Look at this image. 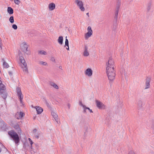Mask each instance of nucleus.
Here are the masks:
<instances>
[{
  "label": "nucleus",
  "mask_w": 154,
  "mask_h": 154,
  "mask_svg": "<svg viewBox=\"0 0 154 154\" xmlns=\"http://www.w3.org/2000/svg\"><path fill=\"white\" fill-rule=\"evenodd\" d=\"M28 45L25 42H23L20 45V49L24 53V55H30V52L28 50Z\"/></svg>",
  "instance_id": "obj_4"
},
{
  "label": "nucleus",
  "mask_w": 154,
  "mask_h": 154,
  "mask_svg": "<svg viewBox=\"0 0 154 154\" xmlns=\"http://www.w3.org/2000/svg\"><path fill=\"white\" fill-rule=\"evenodd\" d=\"M17 91L18 97L20 100V103L23 104L22 99L23 98V95L21 92L20 88H17Z\"/></svg>",
  "instance_id": "obj_9"
},
{
  "label": "nucleus",
  "mask_w": 154,
  "mask_h": 154,
  "mask_svg": "<svg viewBox=\"0 0 154 154\" xmlns=\"http://www.w3.org/2000/svg\"><path fill=\"white\" fill-rule=\"evenodd\" d=\"M121 4L120 3H118L116 5V7L115 10V17L116 19H117L119 11V9Z\"/></svg>",
  "instance_id": "obj_12"
},
{
  "label": "nucleus",
  "mask_w": 154,
  "mask_h": 154,
  "mask_svg": "<svg viewBox=\"0 0 154 154\" xmlns=\"http://www.w3.org/2000/svg\"><path fill=\"white\" fill-rule=\"evenodd\" d=\"M47 52L46 51L43 50H41L38 51V54L40 55H46L47 54Z\"/></svg>",
  "instance_id": "obj_18"
},
{
  "label": "nucleus",
  "mask_w": 154,
  "mask_h": 154,
  "mask_svg": "<svg viewBox=\"0 0 154 154\" xmlns=\"http://www.w3.org/2000/svg\"><path fill=\"white\" fill-rule=\"evenodd\" d=\"M129 154H135L133 152H129Z\"/></svg>",
  "instance_id": "obj_34"
},
{
  "label": "nucleus",
  "mask_w": 154,
  "mask_h": 154,
  "mask_svg": "<svg viewBox=\"0 0 154 154\" xmlns=\"http://www.w3.org/2000/svg\"><path fill=\"white\" fill-rule=\"evenodd\" d=\"M89 17V13H87L86 14Z\"/></svg>",
  "instance_id": "obj_36"
},
{
  "label": "nucleus",
  "mask_w": 154,
  "mask_h": 154,
  "mask_svg": "<svg viewBox=\"0 0 154 154\" xmlns=\"http://www.w3.org/2000/svg\"><path fill=\"white\" fill-rule=\"evenodd\" d=\"M28 140L30 142L31 146H32V144L33 143V142H32V140H31V139L30 138H29Z\"/></svg>",
  "instance_id": "obj_31"
},
{
  "label": "nucleus",
  "mask_w": 154,
  "mask_h": 154,
  "mask_svg": "<svg viewBox=\"0 0 154 154\" xmlns=\"http://www.w3.org/2000/svg\"><path fill=\"white\" fill-rule=\"evenodd\" d=\"M89 111H90V112H91V113H92V112H93L92 111V109H90L89 110Z\"/></svg>",
  "instance_id": "obj_35"
},
{
  "label": "nucleus",
  "mask_w": 154,
  "mask_h": 154,
  "mask_svg": "<svg viewBox=\"0 0 154 154\" xmlns=\"http://www.w3.org/2000/svg\"><path fill=\"white\" fill-rule=\"evenodd\" d=\"M51 114H52V116L54 118V119L56 121V120L57 119V117H58V116H57V114L54 112H52L51 113Z\"/></svg>",
  "instance_id": "obj_21"
},
{
  "label": "nucleus",
  "mask_w": 154,
  "mask_h": 154,
  "mask_svg": "<svg viewBox=\"0 0 154 154\" xmlns=\"http://www.w3.org/2000/svg\"><path fill=\"white\" fill-rule=\"evenodd\" d=\"M36 131V129H34L33 130V133H35Z\"/></svg>",
  "instance_id": "obj_32"
},
{
  "label": "nucleus",
  "mask_w": 154,
  "mask_h": 154,
  "mask_svg": "<svg viewBox=\"0 0 154 154\" xmlns=\"http://www.w3.org/2000/svg\"><path fill=\"white\" fill-rule=\"evenodd\" d=\"M9 21L12 23H14V18L13 16H11L9 18Z\"/></svg>",
  "instance_id": "obj_25"
},
{
  "label": "nucleus",
  "mask_w": 154,
  "mask_h": 154,
  "mask_svg": "<svg viewBox=\"0 0 154 154\" xmlns=\"http://www.w3.org/2000/svg\"><path fill=\"white\" fill-rule=\"evenodd\" d=\"M67 47L66 48V49L67 50H69V46H67Z\"/></svg>",
  "instance_id": "obj_33"
},
{
  "label": "nucleus",
  "mask_w": 154,
  "mask_h": 154,
  "mask_svg": "<svg viewBox=\"0 0 154 154\" xmlns=\"http://www.w3.org/2000/svg\"><path fill=\"white\" fill-rule=\"evenodd\" d=\"M14 128L16 130H17L18 131L20 130V128L18 125H16L14 126Z\"/></svg>",
  "instance_id": "obj_27"
},
{
  "label": "nucleus",
  "mask_w": 154,
  "mask_h": 154,
  "mask_svg": "<svg viewBox=\"0 0 154 154\" xmlns=\"http://www.w3.org/2000/svg\"><path fill=\"white\" fill-rule=\"evenodd\" d=\"M150 86V82L149 80H147L146 82L145 89L149 88Z\"/></svg>",
  "instance_id": "obj_20"
},
{
  "label": "nucleus",
  "mask_w": 154,
  "mask_h": 154,
  "mask_svg": "<svg viewBox=\"0 0 154 154\" xmlns=\"http://www.w3.org/2000/svg\"><path fill=\"white\" fill-rule=\"evenodd\" d=\"M18 54L19 57V60L21 64H20V66L22 69L24 73L26 74L28 73V69L27 66V63L26 62L25 59L23 57L21 56L22 55L20 51L18 52Z\"/></svg>",
  "instance_id": "obj_1"
},
{
  "label": "nucleus",
  "mask_w": 154,
  "mask_h": 154,
  "mask_svg": "<svg viewBox=\"0 0 154 154\" xmlns=\"http://www.w3.org/2000/svg\"><path fill=\"white\" fill-rule=\"evenodd\" d=\"M85 74L86 75L89 77H90L92 75L93 71L91 68H88L85 70Z\"/></svg>",
  "instance_id": "obj_10"
},
{
  "label": "nucleus",
  "mask_w": 154,
  "mask_h": 154,
  "mask_svg": "<svg viewBox=\"0 0 154 154\" xmlns=\"http://www.w3.org/2000/svg\"><path fill=\"white\" fill-rule=\"evenodd\" d=\"M39 64L44 66H46L47 65V63L46 62L43 61H40L39 62Z\"/></svg>",
  "instance_id": "obj_23"
},
{
  "label": "nucleus",
  "mask_w": 154,
  "mask_h": 154,
  "mask_svg": "<svg viewBox=\"0 0 154 154\" xmlns=\"http://www.w3.org/2000/svg\"><path fill=\"white\" fill-rule=\"evenodd\" d=\"M24 116V114L22 112H17L15 115V117L17 119H21Z\"/></svg>",
  "instance_id": "obj_14"
},
{
  "label": "nucleus",
  "mask_w": 154,
  "mask_h": 154,
  "mask_svg": "<svg viewBox=\"0 0 154 154\" xmlns=\"http://www.w3.org/2000/svg\"><path fill=\"white\" fill-rule=\"evenodd\" d=\"M7 11L10 14H12L14 12L13 9L10 7H9L8 8Z\"/></svg>",
  "instance_id": "obj_16"
},
{
  "label": "nucleus",
  "mask_w": 154,
  "mask_h": 154,
  "mask_svg": "<svg viewBox=\"0 0 154 154\" xmlns=\"http://www.w3.org/2000/svg\"><path fill=\"white\" fill-rule=\"evenodd\" d=\"M106 69H115L114 61L112 58H110L108 62L106 63Z\"/></svg>",
  "instance_id": "obj_5"
},
{
  "label": "nucleus",
  "mask_w": 154,
  "mask_h": 154,
  "mask_svg": "<svg viewBox=\"0 0 154 154\" xmlns=\"http://www.w3.org/2000/svg\"><path fill=\"white\" fill-rule=\"evenodd\" d=\"M50 85L55 89H58V86L54 82H51Z\"/></svg>",
  "instance_id": "obj_19"
},
{
  "label": "nucleus",
  "mask_w": 154,
  "mask_h": 154,
  "mask_svg": "<svg viewBox=\"0 0 154 154\" xmlns=\"http://www.w3.org/2000/svg\"><path fill=\"white\" fill-rule=\"evenodd\" d=\"M33 107L36 109L37 113L38 114H41L43 111V108L39 106H36L34 107Z\"/></svg>",
  "instance_id": "obj_11"
},
{
  "label": "nucleus",
  "mask_w": 154,
  "mask_h": 154,
  "mask_svg": "<svg viewBox=\"0 0 154 154\" xmlns=\"http://www.w3.org/2000/svg\"><path fill=\"white\" fill-rule=\"evenodd\" d=\"M36 137H37V138H38V136H36Z\"/></svg>",
  "instance_id": "obj_38"
},
{
  "label": "nucleus",
  "mask_w": 154,
  "mask_h": 154,
  "mask_svg": "<svg viewBox=\"0 0 154 154\" xmlns=\"http://www.w3.org/2000/svg\"><path fill=\"white\" fill-rule=\"evenodd\" d=\"M1 150H2L1 149V148H0V152H1Z\"/></svg>",
  "instance_id": "obj_37"
},
{
  "label": "nucleus",
  "mask_w": 154,
  "mask_h": 154,
  "mask_svg": "<svg viewBox=\"0 0 154 154\" xmlns=\"http://www.w3.org/2000/svg\"><path fill=\"white\" fill-rule=\"evenodd\" d=\"M48 8L49 11H53L55 8V5L54 3H50L48 5Z\"/></svg>",
  "instance_id": "obj_15"
},
{
  "label": "nucleus",
  "mask_w": 154,
  "mask_h": 154,
  "mask_svg": "<svg viewBox=\"0 0 154 154\" xmlns=\"http://www.w3.org/2000/svg\"><path fill=\"white\" fill-rule=\"evenodd\" d=\"M12 28L14 29H17V26L16 24H13L12 26Z\"/></svg>",
  "instance_id": "obj_29"
},
{
  "label": "nucleus",
  "mask_w": 154,
  "mask_h": 154,
  "mask_svg": "<svg viewBox=\"0 0 154 154\" xmlns=\"http://www.w3.org/2000/svg\"><path fill=\"white\" fill-rule=\"evenodd\" d=\"M106 73L109 80L112 81L114 80L116 76V71L115 69H106Z\"/></svg>",
  "instance_id": "obj_2"
},
{
  "label": "nucleus",
  "mask_w": 154,
  "mask_h": 154,
  "mask_svg": "<svg viewBox=\"0 0 154 154\" xmlns=\"http://www.w3.org/2000/svg\"><path fill=\"white\" fill-rule=\"evenodd\" d=\"M51 60L53 62L55 63L56 60L54 57H52L51 58Z\"/></svg>",
  "instance_id": "obj_30"
},
{
  "label": "nucleus",
  "mask_w": 154,
  "mask_h": 154,
  "mask_svg": "<svg viewBox=\"0 0 154 154\" xmlns=\"http://www.w3.org/2000/svg\"><path fill=\"white\" fill-rule=\"evenodd\" d=\"M75 3L79 8V9L82 11H84L85 10L83 2L80 0H75Z\"/></svg>",
  "instance_id": "obj_7"
},
{
  "label": "nucleus",
  "mask_w": 154,
  "mask_h": 154,
  "mask_svg": "<svg viewBox=\"0 0 154 154\" xmlns=\"http://www.w3.org/2000/svg\"><path fill=\"white\" fill-rule=\"evenodd\" d=\"M81 106L83 107L84 109V111L85 112H86V110L87 109H88L89 110L90 109L89 107H86L85 106L82 104H81Z\"/></svg>",
  "instance_id": "obj_22"
},
{
  "label": "nucleus",
  "mask_w": 154,
  "mask_h": 154,
  "mask_svg": "<svg viewBox=\"0 0 154 154\" xmlns=\"http://www.w3.org/2000/svg\"><path fill=\"white\" fill-rule=\"evenodd\" d=\"M3 67L4 68H8L9 67V65H8V64L5 62H3Z\"/></svg>",
  "instance_id": "obj_24"
},
{
  "label": "nucleus",
  "mask_w": 154,
  "mask_h": 154,
  "mask_svg": "<svg viewBox=\"0 0 154 154\" xmlns=\"http://www.w3.org/2000/svg\"><path fill=\"white\" fill-rule=\"evenodd\" d=\"M96 106L99 109H105L106 108V106L100 101L96 100H95Z\"/></svg>",
  "instance_id": "obj_8"
},
{
  "label": "nucleus",
  "mask_w": 154,
  "mask_h": 154,
  "mask_svg": "<svg viewBox=\"0 0 154 154\" xmlns=\"http://www.w3.org/2000/svg\"><path fill=\"white\" fill-rule=\"evenodd\" d=\"M63 37L62 36H60L58 39V42L60 45H62L63 43Z\"/></svg>",
  "instance_id": "obj_17"
},
{
  "label": "nucleus",
  "mask_w": 154,
  "mask_h": 154,
  "mask_svg": "<svg viewBox=\"0 0 154 154\" xmlns=\"http://www.w3.org/2000/svg\"><path fill=\"white\" fill-rule=\"evenodd\" d=\"M1 38H0V42H1Z\"/></svg>",
  "instance_id": "obj_39"
},
{
  "label": "nucleus",
  "mask_w": 154,
  "mask_h": 154,
  "mask_svg": "<svg viewBox=\"0 0 154 154\" xmlns=\"http://www.w3.org/2000/svg\"><path fill=\"white\" fill-rule=\"evenodd\" d=\"M9 135L13 139L16 144H17L20 141L19 137L17 134L13 130H11L8 132Z\"/></svg>",
  "instance_id": "obj_3"
},
{
  "label": "nucleus",
  "mask_w": 154,
  "mask_h": 154,
  "mask_svg": "<svg viewBox=\"0 0 154 154\" xmlns=\"http://www.w3.org/2000/svg\"><path fill=\"white\" fill-rule=\"evenodd\" d=\"M84 49L83 55L84 56L87 57L89 55V53L88 50V48L86 46H85Z\"/></svg>",
  "instance_id": "obj_13"
},
{
  "label": "nucleus",
  "mask_w": 154,
  "mask_h": 154,
  "mask_svg": "<svg viewBox=\"0 0 154 154\" xmlns=\"http://www.w3.org/2000/svg\"><path fill=\"white\" fill-rule=\"evenodd\" d=\"M14 3L17 5H19L20 3V2L19 0H14Z\"/></svg>",
  "instance_id": "obj_28"
},
{
  "label": "nucleus",
  "mask_w": 154,
  "mask_h": 154,
  "mask_svg": "<svg viewBox=\"0 0 154 154\" xmlns=\"http://www.w3.org/2000/svg\"><path fill=\"white\" fill-rule=\"evenodd\" d=\"M67 37H66L65 42V47L66 46H68L69 45V42L68 39L66 38Z\"/></svg>",
  "instance_id": "obj_26"
},
{
  "label": "nucleus",
  "mask_w": 154,
  "mask_h": 154,
  "mask_svg": "<svg viewBox=\"0 0 154 154\" xmlns=\"http://www.w3.org/2000/svg\"><path fill=\"white\" fill-rule=\"evenodd\" d=\"M87 30L88 32L85 34V38L86 40H88L93 34V31L91 26H89L88 27Z\"/></svg>",
  "instance_id": "obj_6"
}]
</instances>
